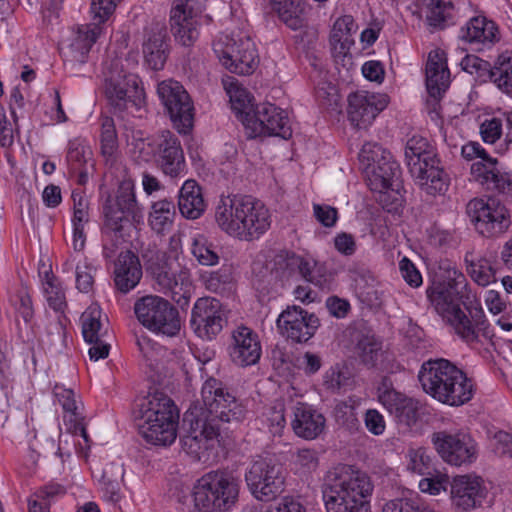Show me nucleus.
Here are the masks:
<instances>
[{"mask_svg": "<svg viewBox=\"0 0 512 512\" xmlns=\"http://www.w3.org/2000/svg\"><path fill=\"white\" fill-rule=\"evenodd\" d=\"M245 412L243 404L221 382L214 378L206 380L201 389V404L191 407L184 415V449L201 459L218 443L219 427L215 421H239Z\"/></svg>", "mask_w": 512, "mask_h": 512, "instance_id": "obj_1", "label": "nucleus"}, {"mask_svg": "<svg viewBox=\"0 0 512 512\" xmlns=\"http://www.w3.org/2000/svg\"><path fill=\"white\" fill-rule=\"evenodd\" d=\"M470 289L463 276L454 284L441 287L430 295L437 313L454 330V332L467 344L475 345L481 337H488V327L484 310L477 306L472 313V321L461 309L460 304L464 298H469Z\"/></svg>", "mask_w": 512, "mask_h": 512, "instance_id": "obj_2", "label": "nucleus"}, {"mask_svg": "<svg viewBox=\"0 0 512 512\" xmlns=\"http://www.w3.org/2000/svg\"><path fill=\"white\" fill-rule=\"evenodd\" d=\"M372 484L362 472L339 464L323 480L322 498L326 512H370Z\"/></svg>", "mask_w": 512, "mask_h": 512, "instance_id": "obj_3", "label": "nucleus"}, {"mask_svg": "<svg viewBox=\"0 0 512 512\" xmlns=\"http://www.w3.org/2000/svg\"><path fill=\"white\" fill-rule=\"evenodd\" d=\"M365 167L371 191L379 194L377 201L388 213H398L401 207L400 167L390 152L377 143H365L359 153Z\"/></svg>", "mask_w": 512, "mask_h": 512, "instance_id": "obj_4", "label": "nucleus"}, {"mask_svg": "<svg viewBox=\"0 0 512 512\" xmlns=\"http://www.w3.org/2000/svg\"><path fill=\"white\" fill-rule=\"evenodd\" d=\"M419 381L427 394L449 406H461L474 394L472 380L445 359L424 363L419 371Z\"/></svg>", "mask_w": 512, "mask_h": 512, "instance_id": "obj_5", "label": "nucleus"}, {"mask_svg": "<svg viewBox=\"0 0 512 512\" xmlns=\"http://www.w3.org/2000/svg\"><path fill=\"white\" fill-rule=\"evenodd\" d=\"M178 420L179 412L169 397L150 394L140 407L139 433L150 444L169 446L176 440Z\"/></svg>", "mask_w": 512, "mask_h": 512, "instance_id": "obj_6", "label": "nucleus"}, {"mask_svg": "<svg viewBox=\"0 0 512 512\" xmlns=\"http://www.w3.org/2000/svg\"><path fill=\"white\" fill-rule=\"evenodd\" d=\"M405 159L411 176L427 193H441L446 189L448 176L426 138L414 135L408 139Z\"/></svg>", "mask_w": 512, "mask_h": 512, "instance_id": "obj_7", "label": "nucleus"}, {"mask_svg": "<svg viewBox=\"0 0 512 512\" xmlns=\"http://www.w3.org/2000/svg\"><path fill=\"white\" fill-rule=\"evenodd\" d=\"M240 482L224 472H209L193 485L192 498L199 512H230L238 502Z\"/></svg>", "mask_w": 512, "mask_h": 512, "instance_id": "obj_8", "label": "nucleus"}, {"mask_svg": "<svg viewBox=\"0 0 512 512\" xmlns=\"http://www.w3.org/2000/svg\"><path fill=\"white\" fill-rule=\"evenodd\" d=\"M139 323L151 333L161 337H176L182 328L178 310L165 298L146 295L134 304Z\"/></svg>", "mask_w": 512, "mask_h": 512, "instance_id": "obj_9", "label": "nucleus"}, {"mask_svg": "<svg viewBox=\"0 0 512 512\" xmlns=\"http://www.w3.org/2000/svg\"><path fill=\"white\" fill-rule=\"evenodd\" d=\"M213 51L227 70L239 75L251 74L258 63L255 45L246 35H221Z\"/></svg>", "mask_w": 512, "mask_h": 512, "instance_id": "obj_10", "label": "nucleus"}, {"mask_svg": "<svg viewBox=\"0 0 512 512\" xmlns=\"http://www.w3.org/2000/svg\"><path fill=\"white\" fill-rule=\"evenodd\" d=\"M252 110L242 118L248 138L276 136L287 140L292 136L286 111L271 103L257 104Z\"/></svg>", "mask_w": 512, "mask_h": 512, "instance_id": "obj_11", "label": "nucleus"}, {"mask_svg": "<svg viewBox=\"0 0 512 512\" xmlns=\"http://www.w3.org/2000/svg\"><path fill=\"white\" fill-rule=\"evenodd\" d=\"M431 443L442 461L452 467L468 466L478 457L476 442L462 431L434 432Z\"/></svg>", "mask_w": 512, "mask_h": 512, "instance_id": "obj_12", "label": "nucleus"}, {"mask_svg": "<svg viewBox=\"0 0 512 512\" xmlns=\"http://www.w3.org/2000/svg\"><path fill=\"white\" fill-rule=\"evenodd\" d=\"M157 94L174 127L188 133L193 126L194 105L183 85L173 79L163 80L157 85Z\"/></svg>", "mask_w": 512, "mask_h": 512, "instance_id": "obj_13", "label": "nucleus"}, {"mask_svg": "<svg viewBox=\"0 0 512 512\" xmlns=\"http://www.w3.org/2000/svg\"><path fill=\"white\" fill-rule=\"evenodd\" d=\"M251 494L258 500L266 501L281 494L285 486V477L280 465L271 459L254 460L245 474Z\"/></svg>", "mask_w": 512, "mask_h": 512, "instance_id": "obj_14", "label": "nucleus"}, {"mask_svg": "<svg viewBox=\"0 0 512 512\" xmlns=\"http://www.w3.org/2000/svg\"><path fill=\"white\" fill-rule=\"evenodd\" d=\"M488 496L485 480L475 474H458L452 477L449 489L451 507L457 512H471L484 504Z\"/></svg>", "mask_w": 512, "mask_h": 512, "instance_id": "obj_15", "label": "nucleus"}, {"mask_svg": "<svg viewBox=\"0 0 512 512\" xmlns=\"http://www.w3.org/2000/svg\"><path fill=\"white\" fill-rule=\"evenodd\" d=\"M105 93L111 105L119 110L130 106L140 108L145 100L144 89L139 86L138 77L118 70L109 71L105 77Z\"/></svg>", "mask_w": 512, "mask_h": 512, "instance_id": "obj_16", "label": "nucleus"}, {"mask_svg": "<svg viewBox=\"0 0 512 512\" xmlns=\"http://www.w3.org/2000/svg\"><path fill=\"white\" fill-rule=\"evenodd\" d=\"M377 401L399 424L414 425L420 417L419 401L397 391L393 384L383 379L376 390Z\"/></svg>", "mask_w": 512, "mask_h": 512, "instance_id": "obj_17", "label": "nucleus"}, {"mask_svg": "<svg viewBox=\"0 0 512 512\" xmlns=\"http://www.w3.org/2000/svg\"><path fill=\"white\" fill-rule=\"evenodd\" d=\"M276 324L279 333L286 339L306 343L316 334L320 320L314 313L292 305L279 314Z\"/></svg>", "mask_w": 512, "mask_h": 512, "instance_id": "obj_18", "label": "nucleus"}, {"mask_svg": "<svg viewBox=\"0 0 512 512\" xmlns=\"http://www.w3.org/2000/svg\"><path fill=\"white\" fill-rule=\"evenodd\" d=\"M223 312L221 303L214 298L198 299L191 313V328L201 339L212 340L223 329Z\"/></svg>", "mask_w": 512, "mask_h": 512, "instance_id": "obj_19", "label": "nucleus"}, {"mask_svg": "<svg viewBox=\"0 0 512 512\" xmlns=\"http://www.w3.org/2000/svg\"><path fill=\"white\" fill-rule=\"evenodd\" d=\"M386 95L358 91L348 96L347 113L352 125L367 128L387 106Z\"/></svg>", "mask_w": 512, "mask_h": 512, "instance_id": "obj_20", "label": "nucleus"}, {"mask_svg": "<svg viewBox=\"0 0 512 512\" xmlns=\"http://www.w3.org/2000/svg\"><path fill=\"white\" fill-rule=\"evenodd\" d=\"M231 338L229 354L233 363L245 367L259 361L262 346L259 335L254 330L240 325L233 330Z\"/></svg>", "mask_w": 512, "mask_h": 512, "instance_id": "obj_21", "label": "nucleus"}, {"mask_svg": "<svg viewBox=\"0 0 512 512\" xmlns=\"http://www.w3.org/2000/svg\"><path fill=\"white\" fill-rule=\"evenodd\" d=\"M103 212L108 224L123 222L139 224L141 215L138 212L133 185L130 182L122 183L117 191L115 202L108 201Z\"/></svg>", "mask_w": 512, "mask_h": 512, "instance_id": "obj_22", "label": "nucleus"}, {"mask_svg": "<svg viewBox=\"0 0 512 512\" xmlns=\"http://www.w3.org/2000/svg\"><path fill=\"white\" fill-rule=\"evenodd\" d=\"M459 38L476 51H484L500 40V33L493 21L484 16H475L461 28Z\"/></svg>", "mask_w": 512, "mask_h": 512, "instance_id": "obj_23", "label": "nucleus"}, {"mask_svg": "<svg viewBox=\"0 0 512 512\" xmlns=\"http://www.w3.org/2000/svg\"><path fill=\"white\" fill-rule=\"evenodd\" d=\"M497 164L495 158H489L488 163L475 162L471 166V175L487 190L512 197V173L501 171Z\"/></svg>", "mask_w": 512, "mask_h": 512, "instance_id": "obj_24", "label": "nucleus"}, {"mask_svg": "<svg viewBox=\"0 0 512 512\" xmlns=\"http://www.w3.org/2000/svg\"><path fill=\"white\" fill-rule=\"evenodd\" d=\"M102 27L96 23L81 25L73 35V38L64 50L65 64L73 68L87 62L89 52L93 44L102 33Z\"/></svg>", "mask_w": 512, "mask_h": 512, "instance_id": "obj_25", "label": "nucleus"}, {"mask_svg": "<svg viewBox=\"0 0 512 512\" xmlns=\"http://www.w3.org/2000/svg\"><path fill=\"white\" fill-rule=\"evenodd\" d=\"M158 162L162 171L171 177L179 176L185 169L183 150L178 137L165 130L157 138Z\"/></svg>", "mask_w": 512, "mask_h": 512, "instance_id": "obj_26", "label": "nucleus"}, {"mask_svg": "<svg viewBox=\"0 0 512 512\" xmlns=\"http://www.w3.org/2000/svg\"><path fill=\"white\" fill-rule=\"evenodd\" d=\"M450 83L445 53L436 49L429 53L426 64V88L430 97L439 100Z\"/></svg>", "mask_w": 512, "mask_h": 512, "instance_id": "obj_27", "label": "nucleus"}, {"mask_svg": "<svg viewBox=\"0 0 512 512\" xmlns=\"http://www.w3.org/2000/svg\"><path fill=\"white\" fill-rule=\"evenodd\" d=\"M291 426L298 437L313 440L323 432L325 418L311 406L298 403L294 409Z\"/></svg>", "mask_w": 512, "mask_h": 512, "instance_id": "obj_28", "label": "nucleus"}, {"mask_svg": "<svg viewBox=\"0 0 512 512\" xmlns=\"http://www.w3.org/2000/svg\"><path fill=\"white\" fill-rule=\"evenodd\" d=\"M167 31L163 26L155 25L147 32L142 52L146 64L153 70L163 69L168 57Z\"/></svg>", "mask_w": 512, "mask_h": 512, "instance_id": "obj_29", "label": "nucleus"}, {"mask_svg": "<svg viewBox=\"0 0 512 512\" xmlns=\"http://www.w3.org/2000/svg\"><path fill=\"white\" fill-rule=\"evenodd\" d=\"M142 277V267L138 257L131 251L118 256L114 267V281L117 288L126 293L134 289Z\"/></svg>", "mask_w": 512, "mask_h": 512, "instance_id": "obj_30", "label": "nucleus"}, {"mask_svg": "<svg viewBox=\"0 0 512 512\" xmlns=\"http://www.w3.org/2000/svg\"><path fill=\"white\" fill-rule=\"evenodd\" d=\"M466 213L474 224L480 222L482 224H501L509 217L507 208L494 198H490L488 201L483 199L469 201Z\"/></svg>", "mask_w": 512, "mask_h": 512, "instance_id": "obj_31", "label": "nucleus"}, {"mask_svg": "<svg viewBox=\"0 0 512 512\" xmlns=\"http://www.w3.org/2000/svg\"><path fill=\"white\" fill-rule=\"evenodd\" d=\"M178 208L187 220L198 219L206 209L201 187L194 180H187L179 192Z\"/></svg>", "mask_w": 512, "mask_h": 512, "instance_id": "obj_32", "label": "nucleus"}, {"mask_svg": "<svg viewBox=\"0 0 512 512\" xmlns=\"http://www.w3.org/2000/svg\"><path fill=\"white\" fill-rule=\"evenodd\" d=\"M234 216L239 224H263L270 215L266 206L252 196H235Z\"/></svg>", "mask_w": 512, "mask_h": 512, "instance_id": "obj_33", "label": "nucleus"}, {"mask_svg": "<svg viewBox=\"0 0 512 512\" xmlns=\"http://www.w3.org/2000/svg\"><path fill=\"white\" fill-rule=\"evenodd\" d=\"M158 282L168 290L172 299L178 305H186L188 303L193 292V284L187 270H181L173 279L169 277L168 272L159 274Z\"/></svg>", "mask_w": 512, "mask_h": 512, "instance_id": "obj_34", "label": "nucleus"}, {"mask_svg": "<svg viewBox=\"0 0 512 512\" xmlns=\"http://www.w3.org/2000/svg\"><path fill=\"white\" fill-rule=\"evenodd\" d=\"M39 276L42 279L43 293L49 307L57 312L63 311L66 306L63 288L52 275L50 265L42 259L39 263Z\"/></svg>", "mask_w": 512, "mask_h": 512, "instance_id": "obj_35", "label": "nucleus"}, {"mask_svg": "<svg viewBox=\"0 0 512 512\" xmlns=\"http://www.w3.org/2000/svg\"><path fill=\"white\" fill-rule=\"evenodd\" d=\"M107 318L97 304L90 305L81 316L82 334L85 341H95L107 333Z\"/></svg>", "mask_w": 512, "mask_h": 512, "instance_id": "obj_36", "label": "nucleus"}, {"mask_svg": "<svg viewBox=\"0 0 512 512\" xmlns=\"http://www.w3.org/2000/svg\"><path fill=\"white\" fill-rule=\"evenodd\" d=\"M489 80L503 93L512 96V51L498 55L492 66Z\"/></svg>", "mask_w": 512, "mask_h": 512, "instance_id": "obj_37", "label": "nucleus"}, {"mask_svg": "<svg viewBox=\"0 0 512 512\" xmlns=\"http://www.w3.org/2000/svg\"><path fill=\"white\" fill-rule=\"evenodd\" d=\"M466 262L467 273L477 285L486 287L496 282V269L491 258L471 255Z\"/></svg>", "mask_w": 512, "mask_h": 512, "instance_id": "obj_38", "label": "nucleus"}, {"mask_svg": "<svg viewBox=\"0 0 512 512\" xmlns=\"http://www.w3.org/2000/svg\"><path fill=\"white\" fill-rule=\"evenodd\" d=\"M223 85L229 96L232 109L239 115L242 121L243 116L248 113H253L255 106L251 103V98L248 91L240 86L233 77L223 79Z\"/></svg>", "mask_w": 512, "mask_h": 512, "instance_id": "obj_39", "label": "nucleus"}, {"mask_svg": "<svg viewBox=\"0 0 512 512\" xmlns=\"http://www.w3.org/2000/svg\"><path fill=\"white\" fill-rule=\"evenodd\" d=\"M282 261L286 262V268L291 270L297 269L306 281L316 286H323L324 281L320 276L317 275V264L314 259L310 257L303 258L302 256L295 254H286L285 258L283 255L278 256L276 263L281 265Z\"/></svg>", "mask_w": 512, "mask_h": 512, "instance_id": "obj_40", "label": "nucleus"}, {"mask_svg": "<svg viewBox=\"0 0 512 512\" xmlns=\"http://www.w3.org/2000/svg\"><path fill=\"white\" fill-rule=\"evenodd\" d=\"M403 464L408 472L424 476L433 465V456L426 447L410 446L404 454Z\"/></svg>", "mask_w": 512, "mask_h": 512, "instance_id": "obj_41", "label": "nucleus"}, {"mask_svg": "<svg viewBox=\"0 0 512 512\" xmlns=\"http://www.w3.org/2000/svg\"><path fill=\"white\" fill-rule=\"evenodd\" d=\"M279 18L291 29L302 26L303 0H270Z\"/></svg>", "mask_w": 512, "mask_h": 512, "instance_id": "obj_42", "label": "nucleus"}, {"mask_svg": "<svg viewBox=\"0 0 512 512\" xmlns=\"http://www.w3.org/2000/svg\"><path fill=\"white\" fill-rule=\"evenodd\" d=\"M93 153L87 141L82 138L70 140L67 149V163L69 170H79L81 167H92Z\"/></svg>", "mask_w": 512, "mask_h": 512, "instance_id": "obj_43", "label": "nucleus"}, {"mask_svg": "<svg viewBox=\"0 0 512 512\" xmlns=\"http://www.w3.org/2000/svg\"><path fill=\"white\" fill-rule=\"evenodd\" d=\"M357 30L354 19L350 15H345L337 19L333 25L330 43L335 49L339 46L340 52L345 51L353 43L352 34Z\"/></svg>", "mask_w": 512, "mask_h": 512, "instance_id": "obj_44", "label": "nucleus"}, {"mask_svg": "<svg viewBox=\"0 0 512 512\" xmlns=\"http://www.w3.org/2000/svg\"><path fill=\"white\" fill-rule=\"evenodd\" d=\"M426 20L430 26L444 28L452 19L454 5L450 0H425Z\"/></svg>", "mask_w": 512, "mask_h": 512, "instance_id": "obj_45", "label": "nucleus"}, {"mask_svg": "<svg viewBox=\"0 0 512 512\" xmlns=\"http://www.w3.org/2000/svg\"><path fill=\"white\" fill-rule=\"evenodd\" d=\"M451 479L445 470H434L427 472L424 477L419 480L418 489L421 493L429 496H438L450 488Z\"/></svg>", "mask_w": 512, "mask_h": 512, "instance_id": "obj_46", "label": "nucleus"}, {"mask_svg": "<svg viewBox=\"0 0 512 512\" xmlns=\"http://www.w3.org/2000/svg\"><path fill=\"white\" fill-rule=\"evenodd\" d=\"M54 394L65 412L64 423L66 426L82 420L78 412L79 401L71 389L56 386Z\"/></svg>", "mask_w": 512, "mask_h": 512, "instance_id": "obj_47", "label": "nucleus"}, {"mask_svg": "<svg viewBox=\"0 0 512 512\" xmlns=\"http://www.w3.org/2000/svg\"><path fill=\"white\" fill-rule=\"evenodd\" d=\"M9 302L17 316L23 319L25 326L31 328L34 310L28 291L25 288L19 289L17 292L10 295Z\"/></svg>", "mask_w": 512, "mask_h": 512, "instance_id": "obj_48", "label": "nucleus"}, {"mask_svg": "<svg viewBox=\"0 0 512 512\" xmlns=\"http://www.w3.org/2000/svg\"><path fill=\"white\" fill-rule=\"evenodd\" d=\"M241 512H307V509L293 497L285 496L269 505L245 507Z\"/></svg>", "mask_w": 512, "mask_h": 512, "instance_id": "obj_49", "label": "nucleus"}, {"mask_svg": "<svg viewBox=\"0 0 512 512\" xmlns=\"http://www.w3.org/2000/svg\"><path fill=\"white\" fill-rule=\"evenodd\" d=\"M381 512H437L428 505L409 497H396L386 501Z\"/></svg>", "mask_w": 512, "mask_h": 512, "instance_id": "obj_50", "label": "nucleus"}, {"mask_svg": "<svg viewBox=\"0 0 512 512\" xmlns=\"http://www.w3.org/2000/svg\"><path fill=\"white\" fill-rule=\"evenodd\" d=\"M176 217V207L173 201L162 199L151 206L150 224H172Z\"/></svg>", "mask_w": 512, "mask_h": 512, "instance_id": "obj_51", "label": "nucleus"}, {"mask_svg": "<svg viewBox=\"0 0 512 512\" xmlns=\"http://www.w3.org/2000/svg\"><path fill=\"white\" fill-rule=\"evenodd\" d=\"M101 121V150L103 155L112 156L117 148V132L112 117L102 116Z\"/></svg>", "mask_w": 512, "mask_h": 512, "instance_id": "obj_52", "label": "nucleus"}, {"mask_svg": "<svg viewBox=\"0 0 512 512\" xmlns=\"http://www.w3.org/2000/svg\"><path fill=\"white\" fill-rule=\"evenodd\" d=\"M262 422L273 436H280L286 427L283 404L266 409L262 414Z\"/></svg>", "mask_w": 512, "mask_h": 512, "instance_id": "obj_53", "label": "nucleus"}, {"mask_svg": "<svg viewBox=\"0 0 512 512\" xmlns=\"http://www.w3.org/2000/svg\"><path fill=\"white\" fill-rule=\"evenodd\" d=\"M61 492L62 487L59 485H51L37 491L28 499V512H48L50 499Z\"/></svg>", "mask_w": 512, "mask_h": 512, "instance_id": "obj_54", "label": "nucleus"}, {"mask_svg": "<svg viewBox=\"0 0 512 512\" xmlns=\"http://www.w3.org/2000/svg\"><path fill=\"white\" fill-rule=\"evenodd\" d=\"M316 451L308 448L299 449L293 456L291 466L295 473L305 474L315 470L318 466Z\"/></svg>", "mask_w": 512, "mask_h": 512, "instance_id": "obj_55", "label": "nucleus"}, {"mask_svg": "<svg viewBox=\"0 0 512 512\" xmlns=\"http://www.w3.org/2000/svg\"><path fill=\"white\" fill-rule=\"evenodd\" d=\"M461 68L481 81H487L490 77L492 65L476 55H466L460 62Z\"/></svg>", "mask_w": 512, "mask_h": 512, "instance_id": "obj_56", "label": "nucleus"}, {"mask_svg": "<svg viewBox=\"0 0 512 512\" xmlns=\"http://www.w3.org/2000/svg\"><path fill=\"white\" fill-rule=\"evenodd\" d=\"M117 475L115 479L108 478L107 469L104 470L103 482L101 486L102 498L110 503H117L121 499L120 482L124 475V469L121 465L116 467Z\"/></svg>", "mask_w": 512, "mask_h": 512, "instance_id": "obj_57", "label": "nucleus"}, {"mask_svg": "<svg viewBox=\"0 0 512 512\" xmlns=\"http://www.w3.org/2000/svg\"><path fill=\"white\" fill-rule=\"evenodd\" d=\"M192 254L202 265L213 266L219 261L217 254L208 245L204 236H196L192 242Z\"/></svg>", "mask_w": 512, "mask_h": 512, "instance_id": "obj_58", "label": "nucleus"}, {"mask_svg": "<svg viewBox=\"0 0 512 512\" xmlns=\"http://www.w3.org/2000/svg\"><path fill=\"white\" fill-rule=\"evenodd\" d=\"M363 422L366 430L373 436H381L386 431V419L384 415L375 408L367 409L364 412Z\"/></svg>", "mask_w": 512, "mask_h": 512, "instance_id": "obj_59", "label": "nucleus"}, {"mask_svg": "<svg viewBox=\"0 0 512 512\" xmlns=\"http://www.w3.org/2000/svg\"><path fill=\"white\" fill-rule=\"evenodd\" d=\"M120 0H92L91 14L92 23L101 26L115 11V8Z\"/></svg>", "mask_w": 512, "mask_h": 512, "instance_id": "obj_60", "label": "nucleus"}, {"mask_svg": "<svg viewBox=\"0 0 512 512\" xmlns=\"http://www.w3.org/2000/svg\"><path fill=\"white\" fill-rule=\"evenodd\" d=\"M67 429L74 438V443L77 447V451L82 456L87 457L91 446V440L88 436L83 421L81 420L73 424L67 425Z\"/></svg>", "mask_w": 512, "mask_h": 512, "instance_id": "obj_61", "label": "nucleus"}, {"mask_svg": "<svg viewBox=\"0 0 512 512\" xmlns=\"http://www.w3.org/2000/svg\"><path fill=\"white\" fill-rule=\"evenodd\" d=\"M235 196L233 198H221L215 212L217 224H236L238 221L234 216Z\"/></svg>", "mask_w": 512, "mask_h": 512, "instance_id": "obj_62", "label": "nucleus"}, {"mask_svg": "<svg viewBox=\"0 0 512 512\" xmlns=\"http://www.w3.org/2000/svg\"><path fill=\"white\" fill-rule=\"evenodd\" d=\"M399 271L401 276L412 287H419L422 284V275L415 266V264L410 261L407 257H402L399 261Z\"/></svg>", "mask_w": 512, "mask_h": 512, "instance_id": "obj_63", "label": "nucleus"}, {"mask_svg": "<svg viewBox=\"0 0 512 512\" xmlns=\"http://www.w3.org/2000/svg\"><path fill=\"white\" fill-rule=\"evenodd\" d=\"M495 452L512 457V436L505 431H490Z\"/></svg>", "mask_w": 512, "mask_h": 512, "instance_id": "obj_64", "label": "nucleus"}]
</instances>
